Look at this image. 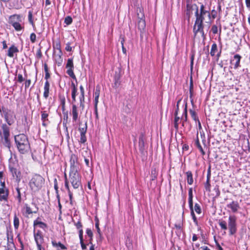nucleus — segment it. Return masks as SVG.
Here are the masks:
<instances>
[{
  "instance_id": "63",
  "label": "nucleus",
  "mask_w": 250,
  "mask_h": 250,
  "mask_svg": "<svg viewBox=\"0 0 250 250\" xmlns=\"http://www.w3.org/2000/svg\"><path fill=\"white\" fill-rule=\"evenodd\" d=\"M31 83V81L30 79H27L25 80L24 84H25V89H27L28 88Z\"/></svg>"
},
{
  "instance_id": "41",
  "label": "nucleus",
  "mask_w": 250,
  "mask_h": 250,
  "mask_svg": "<svg viewBox=\"0 0 250 250\" xmlns=\"http://www.w3.org/2000/svg\"><path fill=\"white\" fill-rule=\"evenodd\" d=\"M21 190V188H20L19 186H18L16 188V190L17 191V195L15 196V198L18 200L19 204H21L22 201Z\"/></svg>"
},
{
  "instance_id": "62",
  "label": "nucleus",
  "mask_w": 250,
  "mask_h": 250,
  "mask_svg": "<svg viewBox=\"0 0 250 250\" xmlns=\"http://www.w3.org/2000/svg\"><path fill=\"white\" fill-rule=\"evenodd\" d=\"M86 233L87 235L89 237V238H91V239H93V232L91 229H87L86 230Z\"/></svg>"
},
{
  "instance_id": "27",
  "label": "nucleus",
  "mask_w": 250,
  "mask_h": 250,
  "mask_svg": "<svg viewBox=\"0 0 250 250\" xmlns=\"http://www.w3.org/2000/svg\"><path fill=\"white\" fill-rule=\"evenodd\" d=\"M15 247V245L13 243V236L10 238L9 232H7V246L6 249L7 250H13V248Z\"/></svg>"
},
{
  "instance_id": "46",
  "label": "nucleus",
  "mask_w": 250,
  "mask_h": 250,
  "mask_svg": "<svg viewBox=\"0 0 250 250\" xmlns=\"http://www.w3.org/2000/svg\"><path fill=\"white\" fill-rule=\"evenodd\" d=\"M193 94V82L192 76L190 77V83H189V97L191 98Z\"/></svg>"
},
{
  "instance_id": "36",
  "label": "nucleus",
  "mask_w": 250,
  "mask_h": 250,
  "mask_svg": "<svg viewBox=\"0 0 250 250\" xmlns=\"http://www.w3.org/2000/svg\"><path fill=\"white\" fill-rule=\"evenodd\" d=\"M186 3V15L188 16L189 19L190 17L191 11L193 5L191 4L190 0H187Z\"/></svg>"
},
{
  "instance_id": "61",
  "label": "nucleus",
  "mask_w": 250,
  "mask_h": 250,
  "mask_svg": "<svg viewBox=\"0 0 250 250\" xmlns=\"http://www.w3.org/2000/svg\"><path fill=\"white\" fill-rule=\"evenodd\" d=\"M75 226H76V228L79 229H83V225L80 221H78L77 223H75Z\"/></svg>"
},
{
  "instance_id": "37",
  "label": "nucleus",
  "mask_w": 250,
  "mask_h": 250,
  "mask_svg": "<svg viewBox=\"0 0 250 250\" xmlns=\"http://www.w3.org/2000/svg\"><path fill=\"white\" fill-rule=\"evenodd\" d=\"M79 127L78 128V130L80 132V134H86L87 131V122H85V124L82 126V123H79Z\"/></svg>"
},
{
  "instance_id": "4",
  "label": "nucleus",
  "mask_w": 250,
  "mask_h": 250,
  "mask_svg": "<svg viewBox=\"0 0 250 250\" xmlns=\"http://www.w3.org/2000/svg\"><path fill=\"white\" fill-rule=\"evenodd\" d=\"M45 183L44 178L39 174H34L29 182V187L32 193L35 194L43 187Z\"/></svg>"
},
{
  "instance_id": "2",
  "label": "nucleus",
  "mask_w": 250,
  "mask_h": 250,
  "mask_svg": "<svg viewBox=\"0 0 250 250\" xmlns=\"http://www.w3.org/2000/svg\"><path fill=\"white\" fill-rule=\"evenodd\" d=\"M1 130H0V145L11 151L12 144L10 139V127L6 124H3L1 126Z\"/></svg>"
},
{
  "instance_id": "24",
  "label": "nucleus",
  "mask_w": 250,
  "mask_h": 250,
  "mask_svg": "<svg viewBox=\"0 0 250 250\" xmlns=\"http://www.w3.org/2000/svg\"><path fill=\"white\" fill-rule=\"evenodd\" d=\"M50 85L48 80H46L44 83V86H43V96L45 99H47L50 94Z\"/></svg>"
},
{
  "instance_id": "5",
  "label": "nucleus",
  "mask_w": 250,
  "mask_h": 250,
  "mask_svg": "<svg viewBox=\"0 0 250 250\" xmlns=\"http://www.w3.org/2000/svg\"><path fill=\"white\" fill-rule=\"evenodd\" d=\"M24 18L21 14H15L8 17V23L12 26L15 31L19 32L24 29Z\"/></svg>"
},
{
  "instance_id": "1",
  "label": "nucleus",
  "mask_w": 250,
  "mask_h": 250,
  "mask_svg": "<svg viewBox=\"0 0 250 250\" xmlns=\"http://www.w3.org/2000/svg\"><path fill=\"white\" fill-rule=\"evenodd\" d=\"M16 146L21 154L27 153L31 149L30 144L27 135L21 133L14 136Z\"/></svg>"
},
{
  "instance_id": "21",
  "label": "nucleus",
  "mask_w": 250,
  "mask_h": 250,
  "mask_svg": "<svg viewBox=\"0 0 250 250\" xmlns=\"http://www.w3.org/2000/svg\"><path fill=\"white\" fill-rule=\"evenodd\" d=\"M159 172L158 165L154 164L151 169V181H154L157 179Z\"/></svg>"
},
{
  "instance_id": "15",
  "label": "nucleus",
  "mask_w": 250,
  "mask_h": 250,
  "mask_svg": "<svg viewBox=\"0 0 250 250\" xmlns=\"http://www.w3.org/2000/svg\"><path fill=\"white\" fill-rule=\"evenodd\" d=\"M70 114L72 116V122L76 123L79 118V110L78 107L74 104L72 105V110Z\"/></svg>"
},
{
  "instance_id": "18",
  "label": "nucleus",
  "mask_w": 250,
  "mask_h": 250,
  "mask_svg": "<svg viewBox=\"0 0 250 250\" xmlns=\"http://www.w3.org/2000/svg\"><path fill=\"white\" fill-rule=\"evenodd\" d=\"M80 94L79 95V98L80 100V106L83 109L84 108V103H85V98H84V89L83 86L82 85L80 86Z\"/></svg>"
},
{
  "instance_id": "39",
  "label": "nucleus",
  "mask_w": 250,
  "mask_h": 250,
  "mask_svg": "<svg viewBox=\"0 0 250 250\" xmlns=\"http://www.w3.org/2000/svg\"><path fill=\"white\" fill-rule=\"evenodd\" d=\"M188 204L189 208H191L193 207V193L192 188H189L188 189Z\"/></svg>"
},
{
  "instance_id": "52",
  "label": "nucleus",
  "mask_w": 250,
  "mask_h": 250,
  "mask_svg": "<svg viewBox=\"0 0 250 250\" xmlns=\"http://www.w3.org/2000/svg\"><path fill=\"white\" fill-rule=\"evenodd\" d=\"M120 76L119 74H116L114 76V84L116 86H118L120 84Z\"/></svg>"
},
{
  "instance_id": "59",
  "label": "nucleus",
  "mask_w": 250,
  "mask_h": 250,
  "mask_svg": "<svg viewBox=\"0 0 250 250\" xmlns=\"http://www.w3.org/2000/svg\"><path fill=\"white\" fill-rule=\"evenodd\" d=\"M190 211H191V215L192 216V219L194 221V222L197 223V219L194 214L193 208H190Z\"/></svg>"
},
{
  "instance_id": "40",
  "label": "nucleus",
  "mask_w": 250,
  "mask_h": 250,
  "mask_svg": "<svg viewBox=\"0 0 250 250\" xmlns=\"http://www.w3.org/2000/svg\"><path fill=\"white\" fill-rule=\"evenodd\" d=\"M182 122L181 119H180L179 116H174V127L175 128L176 132H177L179 129V125L180 123Z\"/></svg>"
},
{
  "instance_id": "25",
  "label": "nucleus",
  "mask_w": 250,
  "mask_h": 250,
  "mask_svg": "<svg viewBox=\"0 0 250 250\" xmlns=\"http://www.w3.org/2000/svg\"><path fill=\"white\" fill-rule=\"evenodd\" d=\"M101 92V86L100 85L98 84L96 86L95 90L94 92L93 96L94 97V105H98L99 103V98L100 96Z\"/></svg>"
},
{
  "instance_id": "8",
  "label": "nucleus",
  "mask_w": 250,
  "mask_h": 250,
  "mask_svg": "<svg viewBox=\"0 0 250 250\" xmlns=\"http://www.w3.org/2000/svg\"><path fill=\"white\" fill-rule=\"evenodd\" d=\"M205 26L204 24H200L194 23L193 26V39H199L198 34L201 35V36L204 42L206 40V33L204 31Z\"/></svg>"
},
{
  "instance_id": "32",
  "label": "nucleus",
  "mask_w": 250,
  "mask_h": 250,
  "mask_svg": "<svg viewBox=\"0 0 250 250\" xmlns=\"http://www.w3.org/2000/svg\"><path fill=\"white\" fill-rule=\"evenodd\" d=\"M28 20L29 23L31 25L34 31L36 30V27L34 20L33 16V12L31 11H29L28 13Z\"/></svg>"
},
{
  "instance_id": "10",
  "label": "nucleus",
  "mask_w": 250,
  "mask_h": 250,
  "mask_svg": "<svg viewBox=\"0 0 250 250\" xmlns=\"http://www.w3.org/2000/svg\"><path fill=\"white\" fill-rule=\"evenodd\" d=\"M65 68L67 69L66 73L77 83L76 77L74 73V66L73 58H69L67 60Z\"/></svg>"
},
{
  "instance_id": "43",
  "label": "nucleus",
  "mask_w": 250,
  "mask_h": 250,
  "mask_svg": "<svg viewBox=\"0 0 250 250\" xmlns=\"http://www.w3.org/2000/svg\"><path fill=\"white\" fill-rule=\"evenodd\" d=\"M62 114H63V125L64 126L66 127V128L67 129L66 125L68 123V111L65 110V111H62Z\"/></svg>"
},
{
  "instance_id": "14",
  "label": "nucleus",
  "mask_w": 250,
  "mask_h": 250,
  "mask_svg": "<svg viewBox=\"0 0 250 250\" xmlns=\"http://www.w3.org/2000/svg\"><path fill=\"white\" fill-rule=\"evenodd\" d=\"M2 111L4 114V118L5 122L9 125H12L15 122V116L13 117V115L9 113L10 112V110L9 111H6L3 109Z\"/></svg>"
},
{
  "instance_id": "26",
  "label": "nucleus",
  "mask_w": 250,
  "mask_h": 250,
  "mask_svg": "<svg viewBox=\"0 0 250 250\" xmlns=\"http://www.w3.org/2000/svg\"><path fill=\"white\" fill-rule=\"evenodd\" d=\"M33 226L34 228L36 226H39L40 228L42 229H45L47 228V225L41 221V218L40 217H38L36 220H35L33 222Z\"/></svg>"
},
{
  "instance_id": "35",
  "label": "nucleus",
  "mask_w": 250,
  "mask_h": 250,
  "mask_svg": "<svg viewBox=\"0 0 250 250\" xmlns=\"http://www.w3.org/2000/svg\"><path fill=\"white\" fill-rule=\"evenodd\" d=\"M185 174L187 177L188 184L189 185H192L193 184L194 180L192 172L189 170L187 171Z\"/></svg>"
},
{
  "instance_id": "12",
  "label": "nucleus",
  "mask_w": 250,
  "mask_h": 250,
  "mask_svg": "<svg viewBox=\"0 0 250 250\" xmlns=\"http://www.w3.org/2000/svg\"><path fill=\"white\" fill-rule=\"evenodd\" d=\"M70 170L78 169L79 164L77 155L72 153L70 156Z\"/></svg>"
},
{
  "instance_id": "54",
  "label": "nucleus",
  "mask_w": 250,
  "mask_h": 250,
  "mask_svg": "<svg viewBox=\"0 0 250 250\" xmlns=\"http://www.w3.org/2000/svg\"><path fill=\"white\" fill-rule=\"evenodd\" d=\"M213 191L215 192V197H218L220 195V191L219 189V187L218 186H216L214 188H213Z\"/></svg>"
},
{
  "instance_id": "20",
  "label": "nucleus",
  "mask_w": 250,
  "mask_h": 250,
  "mask_svg": "<svg viewBox=\"0 0 250 250\" xmlns=\"http://www.w3.org/2000/svg\"><path fill=\"white\" fill-rule=\"evenodd\" d=\"M38 211V208L36 207V210H32L31 208L30 207V206L28 204H25L24 206V208L22 210V214L24 215L25 214L26 216H28V215L33 214V213H37Z\"/></svg>"
},
{
  "instance_id": "13",
  "label": "nucleus",
  "mask_w": 250,
  "mask_h": 250,
  "mask_svg": "<svg viewBox=\"0 0 250 250\" xmlns=\"http://www.w3.org/2000/svg\"><path fill=\"white\" fill-rule=\"evenodd\" d=\"M34 237L37 246L42 245L44 243V239L42 232L40 230L34 231Z\"/></svg>"
},
{
  "instance_id": "44",
  "label": "nucleus",
  "mask_w": 250,
  "mask_h": 250,
  "mask_svg": "<svg viewBox=\"0 0 250 250\" xmlns=\"http://www.w3.org/2000/svg\"><path fill=\"white\" fill-rule=\"evenodd\" d=\"M195 145L197 148L200 150V152H201L202 154L203 155H205V152L203 150L201 145H200L199 139L198 138V134H197L196 139L195 140Z\"/></svg>"
},
{
  "instance_id": "47",
  "label": "nucleus",
  "mask_w": 250,
  "mask_h": 250,
  "mask_svg": "<svg viewBox=\"0 0 250 250\" xmlns=\"http://www.w3.org/2000/svg\"><path fill=\"white\" fill-rule=\"evenodd\" d=\"M189 113L190 114V115H191V117L192 118V119L195 122H197L198 121H199V118H198V117L197 116V114L196 112V111L194 110H192L191 109H190L189 110Z\"/></svg>"
},
{
  "instance_id": "3",
  "label": "nucleus",
  "mask_w": 250,
  "mask_h": 250,
  "mask_svg": "<svg viewBox=\"0 0 250 250\" xmlns=\"http://www.w3.org/2000/svg\"><path fill=\"white\" fill-rule=\"evenodd\" d=\"M237 218L235 215H229L228 219V227L226 222L223 220L220 219L218 224L221 229L226 230L228 229L229 230V234L230 235H234L237 232Z\"/></svg>"
},
{
  "instance_id": "57",
  "label": "nucleus",
  "mask_w": 250,
  "mask_h": 250,
  "mask_svg": "<svg viewBox=\"0 0 250 250\" xmlns=\"http://www.w3.org/2000/svg\"><path fill=\"white\" fill-rule=\"evenodd\" d=\"M68 194L69 197L70 204L71 205V206H73L74 205H75L76 203L73 200V193L72 192H71Z\"/></svg>"
},
{
  "instance_id": "33",
  "label": "nucleus",
  "mask_w": 250,
  "mask_h": 250,
  "mask_svg": "<svg viewBox=\"0 0 250 250\" xmlns=\"http://www.w3.org/2000/svg\"><path fill=\"white\" fill-rule=\"evenodd\" d=\"M59 100L60 103V104L62 107V110L65 111L66 110V106H65V98L63 94H59Z\"/></svg>"
},
{
  "instance_id": "7",
  "label": "nucleus",
  "mask_w": 250,
  "mask_h": 250,
  "mask_svg": "<svg viewBox=\"0 0 250 250\" xmlns=\"http://www.w3.org/2000/svg\"><path fill=\"white\" fill-rule=\"evenodd\" d=\"M82 177L78 172V169L70 170L68 180L74 188L77 189L82 187Z\"/></svg>"
},
{
  "instance_id": "60",
  "label": "nucleus",
  "mask_w": 250,
  "mask_h": 250,
  "mask_svg": "<svg viewBox=\"0 0 250 250\" xmlns=\"http://www.w3.org/2000/svg\"><path fill=\"white\" fill-rule=\"evenodd\" d=\"M211 31L212 32V33L214 35L217 34L218 30L217 25H213L211 27Z\"/></svg>"
},
{
  "instance_id": "29",
  "label": "nucleus",
  "mask_w": 250,
  "mask_h": 250,
  "mask_svg": "<svg viewBox=\"0 0 250 250\" xmlns=\"http://www.w3.org/2000/svg\"><path fill=\"white\" fill-rule=\"evenodd\" d=\"M211 176V172L210 167L208 170V173L207 176V181L206 183L205 184V188L207 191H210V179Z\"/></svg>"
},
{
  "instance_id": "51",
  "label": "nucleus",
  "mask_w": 250,
  "mask_h": 250,
  "mask_svg": "<svg viewBox=\"0 0 250 250\" xmlns=\"http://www.w3.org/2000/svg\"><path fill=\"white\" fill-rule=\"evenodd\" d=\"M73 22V19L72 17L70 16H66L64 21V23L66 24L67 25H69L71 24Z\"/></svg>"
},
{
  "instance_id": "50",
  "label": "nucleus",
  "mask_w": 250,
  "mask_h": 250,
  "mask_svg": "<svg viewBox=\"0 0 250 250\" xmlns=\"http://www.w3.org/2000/svg\"><path fill=\"white\" fill-rule=\"evenodd\" d=\"M139 146L140 150H143L144 146V135L142 134L139 138Z\"/></svg>"
},
{
  "instance_id": "48",
  "label": "nucleus",
  "mask_w": 250,
  "mask_h": 250,
  "mask_svg": "<svg viewBox=\"0 0 250 250\" xmlns=\"http://www.w3.org/2000/svg\"><path fill=\"white\" fill-rule=\"evenodd\" d=\"M95 220L96 222H95V227L96 228L97 232H98V234L99 235V236L101 237L102 236V232H101V229L99 227V225H100L99 220L97 217H95Z\"/></svg>"
},
{
  "instance_id": "30",
  "label": "nucleus",
  "mask_w": 250,
  "mask_h": 250,
  "mask_svg": "<svg viewBox=\"0 0 250 250\" xmlns=\"http://www.w3.org/2000/svg\"><path fill=\"white\" fill-rule=\"evenodd\" d=\"M51 244L54 248L57 249V250H65L67 249V248L60 242H57L55 240H52Z\"/></svg>"
},
{
  "instance_id": "6",
  "label": "nucleus",
  "mask_w": 250,
  "mask_h": 250,
  "mask_svg": "<svg viewBox=\"0 0 250 250\" xmlns=\"http://www.w3.org/2000/svg\"><path fill=\"white\" fill-rule=\"evenodd\" d=\"M194 6L196 7V11L195 12L196 19L194 23L204 24L203 22L206 16L208 18L209 20L210 19V13L205 9V7L203 4H201L199 10L196 4H194Z\"/></svg>"
},
{
  "instance_id": "31",
  "label": "nucleus",
  "mask_w": 250,
  "mask_h": 250,
  "mask_svg": "<svg viewBox=\"0 0 250 250\" xmlns=\"http://www.w3.org/2000/svg\"><path fill=\"white\" fill-rule=\"evenodd\" d=\"M53 48L54 49H56L59 51V56H61V55L62 54V52L61 50V41L59 39H58L55 41L53 42Z\"/></svg>"
},
{
  "instance_id": "19",
  "label": "nucleus",
  "mask_w": 250,
  "mask_h": 250,
  "mask_svg": "<svg viewBox=\"0 0 250 250\" xmlns=\"http://www.w3.org/2000/svg\"><path fill=\"white\" fill-rule=\"evenodd\" d=\"M41 120L42 121V126L46 127L48 124L50 123L48 117L49 113L47 111L44 110L41 111Z\"/></svg>"
},
{
  "instance_id": "34",
  "label": "nucleus",
  "mask_w": 250,
  "mask_h": 250,
  "mask_svg": "<svg viewBox=\"0 0 250 250\" xmlns=\"http://www.w3.org/2000/svg\"><path fill=\"white\" fill-rule=\"evenodd\" d=\"M182 120V125L184 126V123L188 121V105L187 103H186L184 112L183 113V116L181 119Z\"/></svg>"
},
{
  "instance_id": "28",
  "label": "nucleus",
  "mask_w": 250,
  "mask_h": 250,
  "mask_svg": "<svg viewBox=\"0 0 250 250\" xmlns=\"http://www.w3.org/2000/svg\"><path fill=\"white\" fill-rule=\"evenodd\" d=\"M227 207L231 209V211L233 213L237 212L238 210L240 208L239 205L237 201H232L230 204L227 205Z\"/></svg>"
},
{
  "instance_id": "42",
  "label": "nucleus",
  "mask_w": 250,
  "mask_h": 250,
  "mask_svg": "<svg viewBox=\"0 0 250 250\" xmlns=\"http://www.w3.org/2000/svg\"><path fill=\"white\" fill-rule=\"evenodd\" d=\"M13 225L15 229H18L20 226L19 218L16 213H15L14 216Z\"/></svg>"
},
{
  "instance_id": "56",
  "label": "nucleus",
  "mask_w": 250,
  "mask_h": 250,
  "mask_svg": "<svg viewBox=\"0 0 250 250\" xmlns=\"http://www.w3.org/2000/svg\"><path fill=\"white\" fill-rule=\"evenodd\" d=\"M36 35L34 33H32L30 35V40L31 43H34L36 41Z\"/></svg>"
},
{
  "instance_id": "53",
  "label": "nucleus",
  "mask_w": 250,
  "mask_h": 250,
  "mask_svg": "<svg viewBox=\"0 0 250 250\" xmlns=\"http://www.w3.org/2000/svg\"><path fill=\"white\" fill-rule=\"evenodd\" d=\"M194 210L195 212L198 214H200L202 212L201 207L198 203H195L194 205Z\"/></svg>"
},
{
  "instance_id": "16",
  "label": "nucleus",
  "mask_w": 250,
  "mask_h": 250,
  "mask_svg": "<svg viewBox=\"0 0 250 250\" xmlns=\"http://www.w3.org/2000/svg\"><path fill=\"white\" fill-rule=\"evenodd\" d=\"M9 170L12 173V176L16 178V180L19 182L21 181V172L17 168L9 166Z\"/></svg>"
},
{
  "instance_id": "64",
  "label": "nucleus",
  "mask_w": 250,
  "mask_h": 250,
  "mask_svg": "<svg viewBox=\"0 0 250 250\" xmlns=\"http://www.w3.org/2000/svg\"><path fill=\"white\" fill-rule=\"evenodd\" d=\"M17 81L20 83H21L24 81V78H23V77L21 74H19L18 75V80Z\"/></svg>"
},
{
  "instance_id": "11",
  "label": "nucleus",
  "mask_w": 250,
  "mask_h": 250,
  "mask_svg": "<svg viewBox=\"0 0 250 250\" xmlns=\"http://www.w3.org/2000/svg\"><path fill=\"white\" fill-rule=\"evenodd\" d=\"M242 59V56L239 54H236L234 55L232 58L230 60L229 66L230 68L234 69L235 70L237 69L239 67L241 66L240 61Z\"/></svg>"
},
{
  "instance_id": "38",
  "label": "nucleus",
  "mask_w": 250,
  "mask_h": 250,
  "mask_svg": "<svg viewBox=\"0 0 250 250\" xmlns=\"http://www.w3.org/2000/svg\"><path fill=\"white\" fill-rule=\"evenodd\" d=\"M43 67L45 72L44 79L46 80H49L50 78L51 74L49 72V69L47 64L46 62L44 63L43 64Z\"/></svg>"
},
{
  "instance_id": "23",
  "label": "nucleus",
  "mask_w": 250,
  "mask_h": 250,
  "mask_svg": "<svg viewBox=\"0 0 250 250\" xmlns=\"http://www.w3.org/2000/svg\"><path fill=\"white\" fill-rule=\"evenodd\" d=\"M71 97L72 103H75L76 101V96L77 94V85L75 84V83L72 82L71 83Z\"/></svg>"
},
{
  "instance_id": "58",
  "label": "nucleus",
  "mask_w": 250,
  "mask_h": 250,
  "mask_svg": "<svg viewBox=\"0 0 250 250\" xmlns=\"http://www.w3.org/2000/svg\"><path fill=\"white\" fill-rule=\"evenodd\" d=\"M87 139L85 134H81V137L80 142L82 144H84L86 142Z\"/></svg>"
},
{
  "instance_id": "9",
  "label": "nucleus",
  "mask_w": 250,
  "mask_h": 250,
  "mask_svg": "<svg viewBox=\"0 0 250 250\" xmlns=\"http://www.w3.org/2000/svg\"><path fill=\"white\" fill-rule=\"evenodd\" d=\"M138 17L137 27L138 29L142 33L146 28V21L143 9L142 7H138L136 9Z\"/></svg>"
},
{
  "instance_id": "49",
  "label": "nucleus",
  "mask_w": 250,
  "mask_h": 250,
  "mask_svg": "<svg viewBox=\"0 0 250 250\" xmlns=\"http://www.w3.org/2000/svg\"><path fill=\"white\" fill-rule=\"evenodd\" d=\"M217 51V46L216 43H214L211 45V50H210V55L211 56H214L215 55V53Z\"/></svg>"
},
{
  "instance_id": "17",
  "label": "nucleus",
  "mask_w": 250,
  "mask_h": 250,
  "mask_svg": "<svg viewBox=\"0 0 250 250\" xmlns=\"http://www.w3.org/2000/svg\"><path fill=\"white\" fill-rule=\"evenodd\" d=\"M9 193V189L7 188H0V201L7 202Z\"/></svg>"
},
{
  "instance_id": "55",
  "label": "nucleus",
  "mask_w": 250,
  "mask_h": 250,
  "mask_svg": "<svg viewBox=\"0 0 250 250\" xmlns=\"http://www.w3.org/2000/svg\"><path fill=\"white\" fill-rule=\"evenodd\" d=\"M36 57L38 59H40L42 57V54L41 50V47L39 48L36 53Z\"/></svg>"
},
{
  "instance_id": "45",
  "label": "nucleus",
  "mask_w": 250,
  "mask_h": 250,
  "mask_svg": "<svg viewBox=\"0 0 250 250\" xmlns=\"http://www.w3.org/2000/svg\"><path fill=\"white\" fill-rule=\"evenodd\" d=\"M64 186L68 191V193H71L72 192L70 191L69 186V181L68 180V179L67 178V174H66V173L65 171H64Z\"/></svg>"
},
{
  "instance_id": "22",
  "label": "nucleus",
  "mask_w": 250,
  "mask_h": 250,
  "mask_svg": "<svg viewBox=\"0 0 250 250\" xmlns=\"http://www.w3.org/2000/svg\"><path fill=\"white\" fill-rule=\"evenodd\" d=\"M19 52V50L18 47L15 44H12L9 47L7 55L9 58H13L14 57V54H17Z\"/></svg>"
}]
</instances>
